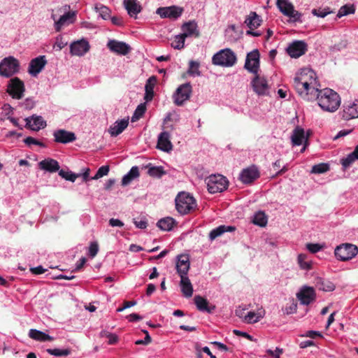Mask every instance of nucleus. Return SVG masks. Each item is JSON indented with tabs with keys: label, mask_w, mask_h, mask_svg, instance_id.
I'll return each mask as SVG.
<instances>
[{
	"label": "nucleus",
	"mask_w": 358,
	"mask_h": 358,
	"mask_svg": "<svg viewBox=\"0 0 358 358\" xmlns=\"http://www.w3.org/2000/svg\"><path fill=\"white\" fill-rule=\"evenodd\" d=\"M293 86L298 94L305 100H314L318 94L319 84L315 73L310 69H303L295 75Z\"/></svg>",
	"instance_id": "obj_1"
},
{
	"label": "nucleus",
	"mask_w": 358,
	"mask_h": 358,
	"mask_svg": "<svg viewBox=\"0 0 358 358\" xmlns=\"http://www.w3.org/2000/svg\"><path fill=\"white\" fill-rule=\"evenodd\" d=\"M315 99H317L318 105L324 110L329 112L336 110L341 102L338 94L329 88L319 90Z\"/></svg>",
	"instance_id": "obj_2"
},
{
	"label": "nucleus",
	"mask_w": 358,
	"mask_h": 358,
	"mask_svg": "<svg viewBox=\"0 0 358 358\" xmlns=\"http://www.w3.org/2000/svg\"><path fill=\"white\" fill-rule=\"evenodd\" d=\"M196 206V201L187 192H180L176 198V207L180 214L189 213Z\"/></svg>",
	"instance_id": "obj_3"
},
{
	"label": "nucleus",
	"mask_w": 358,
	"mask_h": 358,
	"mask_svg": "<svg viewBox=\"0 0 358 358\" xmlns=\"http://www.w3.org/2000/svg\"><path fill=\"white\" fill-rule=\"evenodd\" d=\"M236 62V56L230 48L219 50L213 55L212 63L222 66H232Z\"/></svg>",
	"instance_id": "obj_4"
},
{
	"label": "nucleus",
	"mask_w": 358,
	"mask_h": 358,
	"mask_svg": "<svg viewBox=\"0 0 358 358\" xmlns=\"http://www.w3.org/2000/svg\"><path fill=\"white\" fill-rule=\"evenodd\" d=\"M208 191L211 194L221 192L225 190L229 182L226 177L220 174H213L205 179Z\"/></svg>",
	"instance_id": "obj_5"
},
{
	"label": "nucleus",
	"mask_w": 358,
	"mask_h": 358,
	"mask_svg": "<svg viewBox=\"0 0 358 358\" xmlns=\"http://www.w3.org/2000/svg\"><path fill=\"white\" fill-rule=\"evenodd\" d=\"M19 61L13 56L4 57L0 62V76L9 78L19 71Z\"/></svg>",
	"instance_id": "obj_6"
},
{
	"label": "nucleus",
	"mask_w": 358,
	"mask_h": 358,
	"mask_svg": "<svg viewBox=\"0 0 358 358\" xmlns=\"http://www.w3.org/2000/svg\"><path fill=\"white\" fill-rule=\"evenodd\" d=\"M358 252V248L352 243H342L336 247L334 255L340 261L345 262L355 257Z\"/></svg>",
	"instance_id": "obj_7"
},
{
	"label": "nucleus",
	"mask_w": 358,
	"mask_h": 358,
	"mask_svg": "<svg viewBox=\"0 0 358 358\" xmlns=\"http://www.w3.org/2000/svg\"><path fill=\"white\" fill-rule=\"evenodd\" d=\"M69 8L70 6L69 5H65L59 9L60 11L64 10L65 13L62 15L58 20H56L55 14L52 13L51 17L55 21V29L57 31H59L63 26L69 25L76 20V11L66 12Z\"/></svg>",
	"instance_id": "obj_8"
},
{
	"label": "nucleus",
	"mask_w": 358,
	"mask_h": 358,
	"mask_svg": "<svg viewBox=\"0 0 358 358\" xmlns=\"http://www.w3.org/2000/svg\"><path fill=\"white\" fill-rule=\"evenodd\" d=\"M25 87L23 81L18 77H14L9 80L6 92L13 99H20L24 96Z\"/></svg>",
	"instance_id": "obj_9"
},
{
	"label": "nucleus",
	"mask_w": 358,
	"mask_h": 358,
	"mask_svg": "<svg viewBox=\"0 0 358 358\" xmlns=\"http://www.w3.org/2000/svg\"><path fill=\"white\" fill-rule=\"evenodd\" d=\"M251 86L253 91L259 96H264L268 94L269 86L266 79L261 76L258 73H254L251 80Z\"/></svg>",
	"instance_id": "obj_10"
},
{
	"label": "nucleus",
	"mask_w": 358,
	"mask_h": 358,
	"mask_svg": "<svg viewBox=\"0 0 358 358\" xmlns=\"http://www.w3.org/2000/svg\"><path fill=\"white\" fill-rule=\"evenodd\" d=\"M192 93V86L189 83H183L178 87L173 98L176 105L181 106L189 99Z\"/></svg>",
	"instance_id": "obj_11"
},
{
	"label": "nucleus",
	"mask_w": 358,
	"mask_h": 358,
	"mask_svg": "<svg viewBox=\"0 0 358 358\" xmlns=\"http://www.w3.org/2000/svg\"><path fill=\"white\" fill-rule=\"evenodd\" d=\"M244 68L253 74L258 73L259 70V52L257 49H255L247 54Z\"/></svg>",
	"instance_id": "obj_12"
},
{
	"label": "nucleus",
	"mask_w": 358,
	"mask_h": 358,
	"mask_svg": "<svg viewBox=\"0 0 358 358\" xmlns=\"http://www.w3.org/2000/svg\"><path fill=\"white\" fill-rule=\"evenodd\" d=\"M296 297L303 305H308L315 300L316 294L312 287L303 286L296 294Z\"/></svg>",
	"instance_id": "obj_13"
},
{
	"label": "nucleus",
	"mask_w": 358,
	"mask_h": 358,
	"mask_svg": "<svg viewBox=\"0 0 358 358\" xmlns=\"http://www.w3.org/2000/svg\"><path fill=\"white\" fill-rule=\"evenodd\" d=\"M307 50V44L303 41H294L289 44L286 48L287 54L291 57H299Z\"/></svg>",
	"instance_id": "obj_14"
},
{
	"label": "nucleus",
	"mask_w": 358,
	"mask_h": 358,
	"mask_svg": "<svg viewBox=\"0 0 358 358\" xmlns=\"http://www.w3.org/2000/svg\"><path fill=\"white\" fill-rule=\"evenodd\" d=\"M182 8L176 6L159 7L156 13L162 17L176 19L182 14Z\"/></svg>",
	"instance_id": "obj_15"
},
{
	"label": "nucleus",
	"mask_w": 358,
	"mask_h": 358,
	"mask_svg": "<svg viewBox=\"0 0 358 358\" xmlns=\"http://www.w3.org/2000/svg\"><path fill=\"white\" fill-rule=\"evenodd\" d=\"M90 47L87 41L80 39L71 43L70 52L72 55L82 56L89 51Z\"/></svg>",
	"instance_id": "obj_16"
},
{
	"label": "nucleus",
	"mask_w": 358,
	"mask_h": 358,
	"mask_svg": "<svg viewBox=\"0 0 358 358\" xmlns=\"http://www.w3.org/2000/svg\"><path fill=\"white\" fill-rule=\"evenodd\" d=\"M259 177V173L255 166H251L242 170L240 173L239 179L243 183L248 184L252 182Z\"/></svg>",
	"instance_id": "obj_17"
},
{
	"label": "nucleus",
	"mask_w": 358,
	"mask_h": 358,
	"mask_svg": "<svg viewBox=\"0 0 358 358\" xmlns=\"http://www.w3.org/2000/svg\"><path fill=\"white\" fill-rule=\"evenodd\" d=\"M47 63L45 55H40L32 59L29 64L28 72L32 76H36L44 68Z\"/></svg>",
	"instance_id": "obj_18"
},
{
	"label": "nucleus",
	"mask_w": 358,
	"mask_h": 358,
	"mask_svg": "<svg viewBox=\"0 0 358 358\" xmlns=\"http://www.w3.org/2000/svg\"><path fill=\"white\" fill-rule=\"evenodd\" d=\"M107 47L113 52L120 55H127L130 50V46L123 41L111 39L108 41Z\"/></svg>",
	"instance_id": "obj_19"
},
{
	"label": "nucleus",
	"mask_w": 358,
	"mask_h": 358,
	"mask_svg": "<svg viewBox=\"0 0 358 358\" xmlns=\"http://www.w3.org/2000/svg\"><path fill=\"white\" fill-rule=\"evenodd\" d=\"M55 141L62 143H68L76 140V137L73 132L65 129L56 130L54 134Z\"/></svg>",
	"instance_id": "obj_20"
},
{
	"label": "nucleus",
	"mask_w": 358,
	"mask_h": 358,
	"mask_svg": "<svg viewBox=\"0 0 358 358\" xmlns=\"http://www.w3.org/2000/svg\"><path fill=\"white\" fill-rule=\"evenodd\" d=\"M176 270L180 277L187 276L189 269V257L186 255H180L177 257Z\"/></svg>",
	"instance_id": "obj_21"
},
{
	"label": "nucleus",
	"mask_w": 358,
	"mask_h": 358,
	"mask_svg": "<svg viewBox=\"0 0 358 358\" xmlns=\"http://www.w3.org/2000/svg\"><path fill=\"white\" fill-rule=\"evenodd\" d=\"M182 34L186 38L187 36H194L197 38L200 36L197 24L195 21H189L185 22L182 26Z\"/></svg>",
	"instance_id": "obj_22"
},
{
	"label": "nucleus",
	"mask_w": 358,
	"mask_h": 358,
	"mask_svg": "<svg viewBox=\"0 0 358 358\" xmlns=\"http://www.w3.org/2000/svg\"><path fill=\"white\" fill-rule=\"evenodd\" d=\"M128 124V117L116 120L112 125L110 126L108 132L112 136H116L122 133L127 127Z\"/></svg>",
	"instance_id": "obj_23"
},
{
	"label": "nucleus",
	"mask_w": 358,
	"mask_h": 358,
	"mask_svg": "<svg viewBox=\"0 0 358 358\" xmlns=\"http://www.w3.org/2000/svg\"><path fill=\"white\" fill-rule=\"evenodd\" d=\"M123 4L131 17H136L137 14L142 10L141 5L138 0H124Z\"/></svg>",
	"instance_id": "obj_24"
},
{
	"label": "nucleus",
	"mask_w": 358,
	"mask_h": 358,
	"mask_svg": "<svg viewBox=\"0 0 358 358\" xmlns=\"http://www.w3.org/2000/svg\"><path fill=\"white\" fill-rule=\"evenodd\" d=\"M194 301L197 309L200 311H205L210 313L215 309V306L214 305H209L208 300L200 295L194 296Z\"/></svg>",
	"instance_id": "obj_25"
},
{
	"label": "nucleus",
	"mask_w": 358,
	"mask_h": 358,
	"mask_svg": "<svg viewBox=\"0 0 358 358\" xmlns=\"http://www.w3.org/2000/svg\"><path fill=\"white\" fill-rule=\"evenodd\" d=\"M170 135L168 131H162L158 136L157 147L164 151H169L172 149L170 141Z\"/></svg>",
	"instance_id": "obj_26"
},
{
	"label": "nucleus",
	"mask_w": 358,
	"mask_h": 358,
	"mask_svg": "<svg viewBox=\"0 0 358 358\" xmlns=\"http://www.w3.org/2000/svg\"><path fill=\"white\" fill-rule=\"evenodd\" d=\"M41 169L47 171L50 173L59 171V164L56 159L52 158H47L38 163Z\"/></svg>",
	"instance_id": "obj_27"
},
{
	"label": "nucleus",
	"mask_w": 358,
	"mask_h": 358,
	"mask_svg": "<svg viewBox=\"0 0 358 358\" xmlns=\"http://www.w3.org/2000/svg\"><path fill=\"white\" fill-rule=\"evenodd\" d=\"M25 120L27 121V127L32 130L38 131L46 126V122L41 116L33 115L31 117H27Z\"/></svg>",
	"instance_id": "obj_28"
},
{
	"label": "nucleus",
	"mask_w": 358,
	"mask_h": 358,
	"mask_svg": "<svg viewBox=\"0 0 358 358\" xmlns=\"http://www.w3.org/2000/svg\"><path fill=\"white\" fill-rule=\"evenodd\" d=\"M157 78L155 76H150L146 81L145 85V96L144 99L146 101H150L152 99L154 96V87L156 84Z\"/></svg>",
	"instance_id": "obj_29"
},
{
	"label": "nucleus",
	"mask_w": 358,
	"mask_h": 358,
	"mask_svg": "<svg viewBox=\"0 0 358 358\" xmlns=\"http://www.w3.org/2000/svg\"><path fill=\"white\" fill-rule=\"evenodd\" d=\"M358 117V100H356L352 103L345 106L343 113V117L348 120Z\"/></svg>",
	"instance_id": "obj_30"
},
{
	"label": "nucleus",
	"mask_w": 358,
	"mask_h": 358,
	"mask_svg": "<svg viewBox=\"0 0 358 358\" xmlns=\"http://www.w3.org/2000/svg\"><path fill=\"white\" fill-rule=\"evenodd\" d=\"M262 19L259 15L255 11H251L249 15L245 17L244 22L250 29L257 28L262 22Z\"/></svg>",
	"instance_id": "obj_31"
},
{
	"label": "nucleus",
	"mask_w": 358,
	"mask_h": 358,
	"mask_svg": "<svg viewBox=\"0 0 358 358\" xmlns=\"http://www.w3.org/2000/svg\"><path fill=\"white\" fill-rule=\"evenodd\" d=\"M315 285L318 289L324 292H331L335 289V285L332 282L320 277L315 279Z\"/></svg>",
	"instance_id": "obj_32"
},
{
	"label": "nucleus",
	"mask_w": 358,
	"mask_h": 358,
	"mask_svg": "<svg viewBox=\"0 0 358 358\" xmlns=\"http://www.w3.org/2000/svg\"><path fill=\"white\" fill-rule=\"evenodd\" d=\"M181 292L184 296L189 298L193 293L192 283L187 276H181L180 282Z\"/></svg>",
	"instance_id": "obj_33"
},
{
	"label": "nucleus",
	"mask_w": 358,
	"mask_h": 358,
	"mask_svg": "<svg viewBox=\"0 0 358 358\" xmlns=\"http://www.w3.org/2000/svg\"><path fill=\"white\" fill-rule=\"evenodd\" d=\"M234 230L235 227L233 226L220 225L210 231L209 238L210 240H214L226 231H232Z\"/></svg>",
	"instance_id": "obj_34"
},
{
	"label": "nucleus",
	"mask_w": 358,
	"mask_h": 358,
	"mask_svg": "<svg viewBox=\"0 0 358 358\" xmlns=\"http://www.w3.org/2000/svg\"><path fill=\"white\" fill-rule=\"evenodd\" d=\"M29 336L34 340L39 341H51L53 340V338L48 334L34 329L29 330Z\"/></svg>",
	"instance_id": "obj_35"
},
{
	"label": "nucleus",
	"mask_w": 358,
	"mask_h": 358,
	"mask_svg": "<svg viewBox=\"0 0 358 358\" xmlns=\"http://www.w3.org/2000/svg\"><path fill=\"white\" fill-rule=\"evenodd\" d=\"M276 6L280 11L286 16L290 15L294 9L293 4L287 0H276Z\"/></svg>",
	"instance_id": "obj_36"
},
{
	"label": "nucleus",
	"mask_w": 358,
	"mask_h": 358,
	"mask_svg": "<svg viewBox=\"0 0 358 358\" xmlns=\"http://www.w3.org/2000/svg\"><path fill=\"white\" fill-rule=\"evenodd\" d=\"M304 138V130L300 127H296L291 136L292 143L294 145H299Z\"/></svg>",
	"instance_id": "obj_37"
},
{
	"label": "nucleus",
	"mask_w": 358,
	"mask_h": 358,
	"mask_svg": "<svg viewBox=\"0 0 358 358\" xmlns=\"http://www.w3.org/2000/svg\"><path fill=\"white\" fill-rule=\"evenodd\" d=\"M146 168L148 169V174L153 178H160L166 173L162 166H152L151 164H149Z\"/></svg>",
	"instance_id": "obj_38"
},
{
	"label": "nucleus",
	"mask_w": 358,
	"mask_h": 358,
	"mask_svg": "<svg viewBox=\"0 0 358 358\" xmlns=\"http://www.w3.org/2000/svg\"><path fill=\"white\" fill-rule=\"evenodd\" d=\"M175 224V220L171 217H166L160 219L157 223V227L164 231H170Z\"/></svg>",
	"instance_id": "obj_39"
},
{
	"label": "nucleus",
	"mask_w": 358,
	"mask_h": 358,
	"mask_svg": "<svg viewBox=\"0 0 358 358\" xmlns=\"http://www.w3.org/2000/svg\"><path fill=\"white\" fill-rule=\"evenodd\" d=\"M139 171L137 166H132L129 171L123 176L122 179V185H128L133 179L138 177Z\"/></svg>",
	"instance_id": "obj_40"
},
{
	"label": "nucleus",
	"mask_w": 358,
	"mask_h": 358,
	"mask_svg": "<svg viewBox=\"0 0 358 358\" xmlns=\"http://www.w3.org/2000/svg\"><path fill=\"white\" fill-rule=\"evenodd\" d=\"M252 222L256 225L264 227L267 223L266 216L263 212H258L254 215Z\"/></svg>",
	"instance_id": "obj_41"
},
{
	"label": "nucleus",
	"mask_w": 358,
	"mask_h": 358,
	"mask_svg": "<svg viewBox=\"0 0 358 358\" xmlns=\"http://www.w3.org/2000/svg\"><path fill=\"white\" fill-rule=\"evenodd\" d=\"M146 110V106L145 103H140L136 107L134 113L131 117V121L134 122L140 119Z\"/></svg>",
	"instance_id": "obj_42"
},
{
	"label": "nucleus",
	"mask_w": 358,
	"mask_h": 358,
	"mask_svg": "<svg viewBox=\"0 0 358 358\" xmlns=\"http://www.w3.org/2000/svg\"><path fill=\"white\" fill-rule=\"evenodd\" d=\"M263 314L261 313H255L253 311H249L245 316V321L248 323H255L258 322L261 318L263 317Z\"/></svg>",
	"instance_id": "obj_43"
},
{
	"label": "nucleus",
	"mask_w": 358,
	"mask_h": 358,
	"mask_svg": "<svg viewBox=\"0 0 358 358\" xmlns=\"http://www.w3.org/2000/svg\"><path fill=\"white\" fill-rule=\"evenodd\" d=\"M59 175L66 180L71 182H74L76 179L80 176V174H76L71 171H65L64 169L59 170Z\"/></svg>",
	"instance_id": "obj_44"
},
{
	"label": "nucleus",
	"mask_w": 358,
	"mask_h": 358,
	"mask_svg": "<svg viewBox=\"0 0 358 358\" xmlns=\"http://www.w3.org/2000/svg\"><path fill=\"white\" fill-rule=\"evenodd\" d=\"M185 37L182 34L176 35L173 41L171 42V45L175 49H181L184 46Z\"/></svg>",
	"instance_id": "obj_45"
},
{
	"label": "nucleus",
	"mask_w": 358,
	"mask_h": 358,
	"mask_svg": "<svg viewBox=\"0 0 358 358\" xmlns=\"http://www.w3.org/2000/svg\"><path fill=\"white\" fill-rule=\"evenodd\" d=\"M354 12L355 8L353 5L345 4L339 8L336 15L338 17H341L343 15L353 13Z\"/></svg>",
	"instance_id": "obj_46"
},
{
	"label": "nucleus",
	"mask_w": 358,
	"mask_h": 358,
	"mask_svg": "<svg viewBox=\"0 0 358 358\" xmlns=\"http://www.w3.org/2000/svg\"><path fill=\"white\" fill-rule=\"evenodd\" d=\"M356 159H358L356 157L355 154L352 151L350 154H348L345 157L342 158L341 159V163L344 168H347L352 163H353Z\"/></svg>",
	"instance_id": "obj_47"
},
{
	"label": "nucleus",
	"mask_w": 358,
	"mask_h": 358,
	"mask_svg": "<svg viewBox=\"0 0 358 358\" xmlns=\"http://www.w3.org/2000/svg\"><path fill=\"white\" fill-rule=\"evenodd\" d=\"M199 63L198 62L191 60L189 62V68L187 70V73L190 75L193 76H199L200 71L199 70Z\"/></svg>",
	"instance_id": "obj_48"
},
{
	"label": "nucleus",
	"mask_w": 358,
	"mask_h": 358,
	"mask_svg": "<svg viewBox=\"0 0 358 358\" xmlns=\"http://www.w3.org/2000/svg\"><path fill=\"white\" fill-rule=\"evenodd\" d=\"M306 255L304 254H299L297 257L298 264L301 268L309 270L311 268V264L310 262L306 260Z\"/></svg>",
	"instance_id": "obj_49"
},
{
	"label": "nucleus",
	"mask_w": 358,
	"mask_h": 358,
	"mask_svg": "<svg viewBox=\"0 0 358 358\" xmlns=\"http://www.w3.org/2000/svg\"><path fill=\"white\" fill-rule=\"evenodd\" d=\"M109 172V166L105 165L99 167L96 173V174L92 177L90 179L92 180H97L104 176H106Z\"/></svg>",
	"instance_id": "obj_50"
},
{
	"label": "nucleus",
	"mask_w": 358,
	"mask_h": 358,
	"mask_svg": "<svg viewBox=\"0 0 358 358\" xmlns=\"http://www.w3.org/2000/svg\"><path fill=\"white\" fill-rule=\"evenodd\" d=\"M329 170V165L325 163H320L313 166L311 172L314 173H322Z\"/></svg>",
	"instance_id": "obj_51"
},
{
	"label": "nucleus",
	"mask_w": 358,
	"mask_h": 358,
	"mask_svg": "<svg viewBox=\"0 0 358 358\" xmlns=\"http://www.w3.org/2000/svg\"><path fill=\"white\" fill-rule=\"evenodd\" d=\"M47 352L52 355L55 356H67L70 354L71 351L69 349H48Z\"/></svg>",
	"instance_id": "obj_52"
},
{
	"label": "nucleus",
	"mask_w": 358,
	"mask_h": 358,
	"mask_svg": "<svg viewBox=\"0 0 358 358\" xmlns=\"http://www.w3.org/2000/svg\"><path fill=\"white\" fill-rule=\"evenodd\" d=\"M96 8L103 19L106 20L110 17V10L107 6L101 5L99 7L96 6Z\"/></svg>",
	"instance_id": "obj_53"
},
{
	"label": "nucleus",
	"mask_w": 358,
	"mask_h": 358,
	"mask_svg": "<svg viewBox=\"0 0 358 358\" xmlns=\"http://www.w3.org/2000/svg\"><path fill=\"white\" fill-rule=\"evenodd\" d=\"M99 251V245L96 242H92L89 246L88 255L91 258L94 257Z\"/></svg>",
	"instance_id": "obj_54"
},
{
	"label": "nucleus",
	"mask_w": 358,
	"mask_h": 358,
	"mask_svg": "<svg viewBox=\"0 0 358 358\" xmlns=\"http://www.w3.org/2000/svg\"><path fill=\"white\" fill-rule=\"evenodd\" d=\"M24 142L27 145H31V144H34V145H39L41 147H45V145L43 142H41V141H38V140H37V139H36V138H33L31 136H28V137L25 138L24 139Z\"/></svg>",
	"instance_id": "obj_55"
},
{
	"label": "nucleus",
	"mask_w": 358,
	"mask_h": 358,
	"mask_svg": "<svg viewBox=\"0 0 358 358\" xmlns=\"http://www.w3.org/2000/svg\"><path fill=\"white\" fill-rule=\"evenodd\" d=\"M306 248L311 253H315L320 250L322 246L319 243H308Z\"/></svg>",
	"instance_id": "obj_56"
},
{
	"label": "nucleus",
	"mask_w": 358,
	"mask_h": 358,
	"mask_svg": "<svg viewBox=\"0 0 358 358\" xmlns=\"http://www.w3.org/2000/svg\"><path fill=\"white\" fill-rule=\"evenodd\" d=\"M67 44L66 41H64L62 40V38L57 37L56 39V41L55 43L54 47L57 48V50H61L64 46H66Z\"/></svg>",
	"instance_id": "obj_57"
},
{
	"label": "nucleus",
	"mask_w": 358,
	"mask_h": 358,
	"mask_svg": "<svg viewBox=\"0 0 358 358\" xmlns=\"http://www.w3.org/2000/svg\"><path fill=\"white\" fill-rule=\"evenodd\" d=\"M301 336L309 337L310 338H315L316 337H322L321 333L317 331H307L303 335Z\"/></svg>",
	"instance_id": "obj_58"
},
{
	"label": "nucleus",
	"mask_w": 358,
	"mask_h": 358,
	"mask_svg": "<svg viewBox=\"0 0 358 358\" xmlns=\"http://www.w3.org/2000/svg\"><path fill=\"white\" fill-rule=\"evenodd\" d=\"M287 16L292 18L293 21H301V13L294 8L290 13V15Z\"/></svg>",
	"instance_id": "obj_59"
},
{
	"label": "nucleus",
	"mask_w": 358,
	"mask_h": 358,
	"mask_svg": "<svg viewBox=\"0 0 358 358\" xmlns=\"http://www.w3.org/2000/svg\"><path fill=\"white\" fill-rule=\"evenodd\" d=\"M108 222L111 227H122L124 226V223L121 220L115 218H110Z\"/></svg>",
	"instance_id": "obj_60"
},
{
	"label": "nucleus",
	"mask_w": 358,
	"mask_h": 358,
	"mask_svg": "<svg viewBox=\"0 0 358 358\" xmlns=\"http://www.w3.org/2000/svg\"><path fill=\"white\" fill-rule=\"evenodd\" d=\"M311 13L314 15H316V16H318V17H324V16H326L329 13L328 11H324L323 10L316 9V8H313L312 10Z\"/></svg>",
	"instance_id": "obj_61"
},
{
	"label": "nucleus",
	"mask_w": 358,
	"mask_h": 358,
	"mask_svg": "<svg viewBox=\"0 0 358 358\" xmlns=\"http://www.w3.org/2000/svg\"><path fill=\"white\" fill-rule=\"evenodd\" d=\"M22 105L25 109H31L34 106L35 103L32 99H26Z\"/></svg>",
	"instance_id": "obj_62"
},
{
	"label": "nucleus",
	"mask_w": 358,
	"mask_h": 358,
	"mask_svg": "<svg viewBox=\"0 0 358 358\" xmlns=\"http://www.w3.org/2000/svg\"><path fill=\"white\" fill-rule=\"evenodd\" d=\"M30 271L33 274L38 275L43 273L45 271V269L43 268L42 266H38L36 267L31 268Z\"/></svg>",
	"instance_id": "obj_63"
},
{
	"label": "nucleus",
	"mask_w": 358,
	"mask_h": 358,
	"mask_svg": "<svg viewBox=\"0 0 358 358\" xmlns=\"http://www.w3.org/2000/svg\"><path fill=\"white\" fill-rule=\"evenodd\" d=\"M129 322H134L142 320V317L137 313H131L127 316Z\"/></svg>",
	"instance_id": "obj_64"
}]
</instances>
